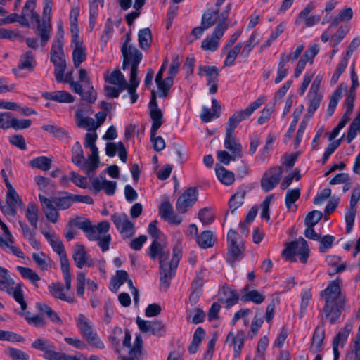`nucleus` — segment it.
<instances>
[{
    "label": "nucleus",
    "instance_id": "nucleus-7",
    "mask_svg": "<svg viewBox=\"0 0 360 360\" xmlns=\"http://www.w3.org/2000/svg\"><path fill=\"white\" fill-rule=\"evenodd\" d=\"M52 1L44 0L43 10V20L41 24L37 26L36 33L41 39V45H46L50 39L51 25L50 23V14L51 12Z\"/></svg>",
    "mask_w": 360,
    "mask_h": 360
},
{
    "label": "nucleus",
    "instance_id": "nucleus-50",
    "mask_svg": "<svg viewBox=\"0 0 360 360\" xmlns=\"http://www.w3.org/2000/svg\"><path fill=\"white\" fill-rule=\"evenodd\" d=\"M241 48L242 44L240 43H238L233 47V49L229 51L226 56V58L224 61V66H231L232 65H233L238 54L241 50Z\"/></svg>",
    "mask_w": 360,
    "mask_h": 360
},
{
    "label": "nucleus",
    "instance_id": "nucleus-34",
    "mask_svg": "<svg viewBox=\"0 0 360 360\" xmlns=\"http://www.w3.org/2000/svg\"><path fill=\"white\" fill-rule=\"evenodd\" d=\"M325 338V330L322 327L317 326L314 330L312 340H311V349L314 352H317L320 349L321 347L323 341Z\"/></svg>",
    "mask_w": 360,
    "mask_h": 360
},
{
    "label": "nucleus",
    "instance_id": "nucleus-13",
    "mask_svg": "<svg viewBox=\"0 0 360 360\" xmlns=\"http://www.w3.org/2000/svg\"><path fill=\"white\" fill-rule=\"evenodd\" d=\"M198 75H205L207 77V84L210 86V94H215L217 91L219 69L216 66L200 65L198 68Z\"/></svg>",
    "mask_w": 360,
    "mask_h": 360
},
{
    "label": "nucleus",
    "instance_id": "nucleus-22",
    "mask_svg": "<svg viewBox=\"0 0 360 360\" xmlns=\"http://www.w3.org/2000/svg\"><path fill=\"white\" fill-rule=\"evenodd\" d=\"M43 96L46 100H52L59 103H72L75 97L65 91H56L53 92H46Z\"/></svg>",
    "mask_w": 360,
    "mask_h": 360
},
{
    "label": "nucleus",
    "instance_id": "nucleus-14",
    "mask_svg": "<svg viewBox=\"0 0 360 360\" xmlns=\"http://www.w3.org/2000/svg\"><path fill=\"white\" fill-rule=\"evenodd\" d=\"M73 226L82 230L90 240H95L98 238L95 226L91 224L89 219H86L82 220L81 217H77L75 219L68 222V227H72Z\"/></svg>",
    "mask_w": 360,
    "mask_h": 360
},
{
    "label": "nucleus",
    "instance_id": "nucleus-21",
    "mask_svg": "<svg viewBox=\"0 0 360 360\" xmlns=\"http://www.w3.org/2000/svg\"><path fill=\"white\" fill-rule=\"evenodd\" d=\"M36 65L37 61L34 53L32 51H27L20 56L17 69L32 72Z\"/></svg>",
    "mask_w": 360,
    "mask_h": 360
},
{
    "label": "nucleus",
    "instance_id": "nucleus-47",
    "mask_svg": "<svg viewBox=\"0 0 360 360\" xmlns=\"http://www.w3.org/2000/svg\"><path fill=\"white\" fill-rule=\"evenodd\" d=\"M323 214L318 210L309 212L305 218V225L307 226H314L321 219Z\"/></svg>",
    "mask_w": 360,
    "mask_h": 360
},
{
    "label": "nucleus",
    "instance_id": "nucleus-37",
    "mask_svg": "<svg viewBox=\"0 0 360 360\" xmlns=\"http://www.w3.org/2000/svg\"><path fill=\"white\" fill-rule=\"evenodd\" d=\"M138 40L141 49L144 50L149 48L152 41L150 30L148 27L141 30L138 34Z\"/></svg>",
    "mask_w": 360,
    "mask_h": 360
},
{
    "label": "nucleus",
    "instance_id": "nucleus-16",
    "mask_svg": "<svg viewBox=\"0 0 360 360\" xmlns=\"http://www.w3.org/2000/svg\"><path fill=\"white\" fill-rule=\"evenodd\" d=\"M224 34V27L216 26L212 35L202 42L201 47L205 51H214L219 46V41Z\"/></svg>",
    "mask_w": 360,
    "mask_h": 360
},
{
    "label": "nucleus",
    "instance_id": "nucleus-56",
    "mask_svg": "<svg viewBox=\"0 0 360 360\" xmlns=\"http://www.w3.org/2000/svg\"><path fill=\"white\" fill-rule=\"evenodd\" d=\"M359 131H360V124L352 121L349 127L346 137L348 143H350L354 139Z\"/></svg>",
    "mask_w": 360,
    "mask_h": 360
},
{
    "label": "nucleus",
    "instance_id": "nucleus-8",
    "mask_svg": "<svg viewBox=\"0 0 360 360\" xmlns=\"http://www.w3.org/2000/svg\"><path fill=\"white\" fill-rule=\"evenodd\" d=\"M238 233L230 229L227 234V240L229 243L228 248V261L232 266L237 260H240L243 257L245 247L242 243H238Z\"/></svg>",
    "mask_w": 360,
    "mask_h": 360
},
{
    "label": "nucleus",
    "instance_id": "nucleus-64",
    "mask_svg": "<svg viewBox=\"0 0 360 360\" xmlns=\"http://www.w3.org/2000/svg\"><path fill=\"white\" fill-rule=\"evenodd\" d=\"M65 353L55 351L53 345L47 352L44 354V357L47 360H62L65 357Z\"/></svg>",
    "mask_w": 360,
    "mask_h": 360
},
{
    "label": "nucleus",
    "instance_id": "nucleus-41",
    "mask_svg": "<svg viewBox=\"0 0 360 360\" xmlns=\"http://www.w3.org/2000/svg\"><path fill=\"white\" fill-rule=\"evenodd\" d=\"M265 299V296L257 290H250L242 295L241 300L244 302H252L255 304H261Z\"/></svg>",
    "mask_w": 360,
    "mask_h": 360
},
{
    "label": "nucleus",
    "instance_id": "nucleus-26",
    "mask_svg": "<svg viewBox=\"0 0 360 360\" xmlns=\"http://www.w3.org/2000/svg\"><path fill=\"white\" fill-rule=\"evenodd\" d=\"M105 81L107 83L120 86L121 89H125L127 86V81L120 70H115L110 75L105 76Z\"/></svg>",
    "mask_w": 360,
    "mask_h": 360
},
{
    "label": "nucleus",
    "instance_id": "nucleus-3",
    "mask_svg": "<svg viewBox=\"0 0 360 360\" xmlns=\"http://www.w3.org/2000/svg\"><path fill=\"white\" fill-rule=\"evenodd\" d=\"M67 83L70 84V88L75 94L82 97L83 101H89L90 103H94L96 101L97 93L87 77L86 70H79L78 82L68 78Z\"/></svg>",
    "mask_w": 360,
    "mask_h": 360
},
{
    "label": "nucleus",
    "instance_id": "nucleus-24",
    "mask_svg": "<svg viewBox=\"0 0 360 360\" xmlns=\"http://www.w3.org/2000/svg\"><path fill=\"white\" fill-rule=\"evenodd\" d=\"M51 295L55 297L65 301L68 303H74L75 298L72 296H67L63 292V285L61 283H52L48 286Z\"/></svg>",
    "mask_w": 360,
    "mask_h": 360
},
{
    "label": "nucleus",
    "instance_id": "nucleus-44",
    "mask_svg": "<svg viewBox=\"0 0 360 360\" xmlns=\"http://www.w3.org/2000/svg\"><path fill=\"white\" fill-rule=\"evenodd\" d=\"M6 203L11 204L16 207H20L23 205L22 200L17 193L13 186H10L6 194Z\"/></svg>",
    "mask_w": 360,
    "mask_h": 360
},
{
    "label": "nucleus",
    "instance_id": "nucleus-28",
    "mask_svg": "<svg viewBox=\"0 0 360 360\" xmlns=\"http://www.w3.org/2000/svg\"><path fill=\"white\" fill-rule=\"evenodd\" d=\"M39 208L34 204L30 202L27 205V210H26V217L27 221L30 222V225L34 229H37V224H38V218H39Z\"/></svg>",
    "mask_w": 360,
    "mask_h": 360
},
{
    "label": "nucleus",
    "instance_id": "nucleus-63",
    "mask_svg": "<svg viewBox=\"0 0 360 360\" xmlns=\"http://www.w3.org/2000/svg\"><path fill=\"white\" fill-rule=\"evenodd\" d=\"M150 332L154 335L162 336L165 333V326L162 322L158 320L152 321Z\"/></svg>",
    "mask_w": 360,
    "mask_h": 360
},
{
    "label": "nucleus",
    "instance_id": "nucleus-32",
    "mask_svg": "<svg viewBox=\"0 0 360 360\" xmlns=\"http://www.w3.org/2000/svg\"><path fill=\"white\" fill-rule=\"evenodd\" d=\"M150 117L153 121L150 131L153 135H154L156 134L157 131L163 124L162 112L159 108H151L150 110Z\"/></svg>",
    "mask_w": 360,
    "mask_h": 360
},
{
    "label": "nucleus",
    "instance_id": "nucleus-15",
    "mask_svg": "<svg viewBox=\"0 0 360 360\" xmlns=\"http://www.w3.org/2000/svg\"><path fill=\"white\" fill-rule=\"evenodd\" d=\"M162 241L153 240L149 248L150 257L153 260L158 257L160 264L167 262L169 257V251L165 249Z\"/></svg>",
    "mask_w": 360,
    "mask_h": 360
},
{
    "label": "nucleus",
    "instance_id": "nucleus-9",
    "mask_svg": "<svg viewBox=\"0 0 360 360\" xmlns=\"http://www.w3.org/2000/svg\"><path fill=\"white\" fill-rule=\"evenodd\" d=\"M78 327L86 341L98 349L104 348V344L98 338L96 333L93 331L91 326L83 314H80L77 319Z\"/></svg>",
    "mask_w": 360,
    "mask_h": 360
},
{
    "label": "nucleus",
    "instance_id": "nucleus-51",
    "mask_svg": "<svg viewBox=\"0 0 360 360\" xmlns=\"http://www.w3.org/2000/svg\"><path fill=\"white\" fill-rule=\"evenodd\" d=\"M53 345L45 338H37L32 343L33 348L44 352V354Z\"/></svg>",
    "mask_w": 360,
    "mask_h": 360
},
{
    "label": "nucleus",
    "instance_id": "nucleus-54",
    "mask_svg": "<svg viewBox=\"0 0 360 360\" xmlns=\"http://www.w3.org/2000/svg\"><path fill=\"white\" fill-rule=\"evenodd\" d=\"M198 218L203 224H210L214 221V214L209 208L205 207L199 211Z\"/></svg>",
    "mask_w": 360,
    "mask_h": 360
},
{
    "label": "nucleus",
    "instance_id": "nucleus-57",
    "mask_svg": "<svg viewBox=\"0 0 360 360\" xmlns=\"http://www.w3.org/2000/svg\"><path fill=\"white\" fill-rule=\"evenodd\" d=\"M100 177L103 179V189L105 193L108 195H112L115 193L117 186L115 181H107L105 179V174H101Z\"/></svg>",
    "mask_w": 360,
    "mask_h": 360
},
{
    "label": "nucleus",
    "instance_id": "nucleus-29",
    "mask_svg": "<svg viewBox=\"0 0 360 360\" xmlns=\"http://www.w3.org/2000/svg\"><path fill=\"white\" fill-rule=\"evenodd\" d=\"M76 123L78 127L86 129L88 131H96L95 121L88 116H83L80 112L75 113Z\"/></svg>",
    "mask_w": 360,
    "mask_h": 360
},
{
    "label": "nucleus",
    "instance_id": "nucleus-36",
    "mask_svg": "<svg viewBox=\"0 0 360 360\" xmlns=\"http://www.w3.org/2000/svg\"><path fill=\"white\" fill-rule=\"evenodd\" d=\"M216 174L218 179L225 185H231L235 181L233 173L226 170L224 167L216 168Z\"/></svg>",
    "mask_w": 360,
    "mask_h": 360
},
{
    "label": "nucleus",
    "instance_id": "nucleus-20",
    "mask_svg": "<svg viewBox=\"0 0 360 360\" xmlns=\"http://www.w3.org/2000/svg\"><path fill=\"white\" fill-rule=\"evenodd\" d=\"M72 43L75 49L72 51L73 63L75 68H79L81 63L86 60L85 48L83 43L78 40V34L74 35Z\"/></svg>",
    "mask_w": 360,
    "mask_h": 360
},
{
    "label": "nucleus",
    "instance_id": "nucleus-11",
    "mask_svg": "<svg viewBox=\"0 0 360 360\" xmlns=\"http://www.w3.org/2000/svg\"><path fill=\"white\" fill-rule=\"evenodd\" d=\"M198 200V190L194 187L187 188L178 198L176 207L181 214L186 213Z\"/></svg>",
    "mask_w": 360,
    "mask_h": 360
},
{
    "label": "nucleus",
    "instance_id": "nucleus-2",
    "mask_svg": "<svg viewBox=\"0 0 360 360\" xmlns=\"http://www.w3.org/2000/svg\"><path fill=\"white\" fill-rule=\"evenodd\" d=\"M63 196H53L51 198L39 194V199L41 208L48 221L55 224L59 218V210L69 209L74 203L73 194L68 192H63Z\"/></svg>",
    "mask_w": 360,
    "mask_h": 360
},
{
    "label": "nucleus",
    "instance_id": "nucleus-45",
    "mask_svg": "<svg viewBox=\"0 0 360 360\" xmlns=\"http://www.w3.org/2000/svg\"><path fill=\"white\" fill-rule=\"evenodd\" d=\"M341 86H342V85L340 86H339L333 92V95L330 97L328 108L327 110V114L329 116H331L333 114V112L335 110V108L338 103V101L342 97V91Z\"/></svg>",
    "mask_w": 360,
    "mask_h": 360
},
{
    "label": "nucleus",
    "instance_id": "nucleus-19",
    "mask_svg": "<svg viewBox=\"0 0 360 360\" xmlns=\"http://www.w3.org/2000/svg\"><path fill=\"white\" fill-rule=\"evenodd\" d=\"M72 257L76 266L79 269H82L84 266H90L92 264L91 260H89L84 246L82 245H75Z\"/></svg>",
    "mask_w": 360,
    "mask_h": 360
},
{
    "label": "nucleus",
    "instance_id": "nucleus-61",
    "mask_svg": "<svg viewBox=\"0 0 360 360\" xmlns=\"http://www.w3.org/2000/svg\"><path fill=\"white\" fill-rule=\"evenodd\" d=\"M70 180L78 187L86 188L87 187V179L86 177L79 175L75 172H71Z\"/></svg>",
    "mask_w": 360,
    "mask_h": 360
},
{
    "label": "nucleus",
    "instance_id": "nucleus-46",
    "mask_svg": "<svg viewBox=\"0 0 360 360\" xmlns=\"http://www.w3.org/2000/svg\"><path fill=\"white\" fill-rule=\"evenodd\" d=\"M245 195V191H241L235 193L229 200V208L231 212H233L236 209L240 207L243 203V199Z\"/></svg>",
    "mask_w": 360,
    "mask_h": 360
},
{
    "label": "nucleus",
    "instance_id": "nucleus-60",
    "mask_svg": "<svg viewBox=\"0 0 360 360\" xmlns=\"http://www.w3.org/2000/svg\"><path fill=\"white\" fill-rule=\"evenodd\" d=\"M319 240V251L321 252H325L328 249L332 247L335 238L330 235H326L323 238H321Z\"/></svg>",
    "mask_w": 360,
    "mask_h": 360
},
{
    "label": "nucleus",
    "instance_id": "nucleus-30",
    "mask_svg": "<svg viewBox=\"0 0 360 360\" xmlns=\"http://www.w3.org/2000/svg\"><path fill=\"white\" fill-rule=\"evenodd\" d=\"M244 335L243 333H238L234 336L232 333H229L226 338V342L231 341L233 345L234 356H238L244 345Z\"/></svg>",
    "mask_w": 360,
    "mask_h": 360
},
{
    "label": "nucleus",
    "instance_id": "nucleus-35",
    "mask_svg": "<svg viewBox=\"0 0 360 360\" xmlns=\"http://www.w3.org/2000/svg\"><path fill=\"white\" fill-rule=\"evenodd\" d=\"M222 292L224 297L221 298L220 301L222 303H226L227 307L233 306L238 302L239 295L236 290L229 288H223Z\"/></svg>",
    "mask_w": 360,
    "mask_h": 360
},
{
    "label": "nucleus",
    "instance_id": "nucleus-10",
    "mask_svg": "<svg viewBox=\"0 0 360 360\" xmlns=\"http://www.w3.org/2000/svg\"><path fill=\"white\" fill-rule=\"evenodd\" d=\"M283 174L281 166L270 167L263 174L261 179V187L265 192L274 189L280 182Z\"/></svg>",
    "mask_w": 360,
    "mask_h": 360
},
{
    "label": "nucleus",
    "instance_id": "nucleus-23",
    "mask_svg": "<svg viewBox=\"0 0 360 360\" xmlns=\"http://www.w3.org/2000/svg\"><path fill=\"white\" fill-rule=\"evenodd\" d=\"M309 107L305 118L308 119L312 117L314 112L319 108L323 99V95L321 93L309 91L308 93Z\"/></svg>",
    "mask_w": 360,
    "mask_h": 360
},
{
    "label": "nucleus",
    "instance_id": "nucleus-5",
    "mask_svg": "<svg viewBox=\"0 0 360 360\" xmlns=\"http://www.w3.org/2000/svg\"><path fill=\"white\" fill-rule=\"evenodd\" d=\"M283 256L288 261H295V255H298L302 263H306L309 256V249L307 242L300 238L297 240L288 243L287 247L282 252Z\"/></svg>",
    "mask_w": 360,
    "mask_h": 360
},
{
    "label": "nucleus",
    "instance_id": "nucleus-18",
    "mask_svg": "<svg viewBox=\"0 0 360 360\" xmlns=\"http://www.w3.org/2000/svg\"><path fill=\"white\" fill-rule=\"evenodd\" d=\"M129 53L133 57V60L131 67L130 73V84L137 83V86L139 84V80L138 79V65L142 59V53L134 46L129 45Z\"/></svg>",
    "mask_w": 360,
    "mask_h": 360
},
{
    "label": "nucleus",
    "instance_id": "nucleus-55",
    "mask_svg": "<svg viewBox=\"0 0 360 360\" xmlns=\"http://www.w3.org/2000/svg\"><path fill=\"white\" fill-rule=\"evenodd\" d=\"M356 213V208H351L349 207L345 214V221H346V231L349 233L352 227L354 226L355 216Z\"/></svg>",
    "mask_w": 360,
    "mask_h": 360
},
{
    "label": "nucleus",
    "instance_id": "nucleus-33",
    "mask_svg": "<svg viewBox=\"0 0 360 360\" xmlns=\"http://www.w3.org/2000/svg\"><path fill=\"white\" fill-rule=\"evenodd\" d=\"M29 165L34 168L48 171L51 167L52 160L46 156H39L30 161Z\"/></svg>",
    "mask_w": 360,
    "mask_h": 360
},
{
    "label": "nucleus",
    "instance_id": "nucleus-4",
    "mask_svg": "<svg viewBox=\"0 0 360 360\" xmlns=\"http://www.w3.org/2000/svg\"><path fill=\"white\" fill-rule=\"evenodd\" d=\"M182 255L181 248L176 245L173 248V256L169 263L165 262L160 264V284L166 291L170 285V280L175 275V270Z\"/></svg>",
    "mask_w": 360,
    "mask_h": 360
},
{
    "label": "nucleus",
    "instance_id": "nucleus-58",
    "mask_svg": "<svg viewBox=\"0 0 360 360\" xmlns=\"http://www.w3.org/2000/svg\"><path fill=\"white\" fill-rule=\"evenodd\" d=\"M273 198V195L266 196L261 204V207L262 208L261 217L265 219L266 221L270 219L269 206Z\"/></svg>",
    "mask_w": 360,
    "mask_h": 360
},
{
    "label": "nucleus",
    "instance_id": "nucleus-43",
    "mask_svg": "<svg viewBox=\"0 0 360 360\" xmlns=\"http://www.w3.org/2000/svg\"><path fill=\"white\" fill-rule=\"evenodd\" d=\"M213 234L210 231H204L198 236L197 242L200 247L207 248L213 245Z\"/></svg>",
    "mask_w": 360,
    "mask_h": 360
},
{
    "label": "nucleus",
    "instance_id": "nucleus-1",
    "mask_svg": "<svg viewBox=\"0 0 360 360\" xmlns=\"http://www.w3.org/2000/svg\"><path fill=\"white\" fill-rule=\"evenodd\" d=\"M320 295L325 301L323 308L325 318L329 320L330 324H335L345 309L346 302L345 297L341 292L340 280L333 281L321 292Z\"/></svg>",
    "mask_w": 360,
    "mask_h": 360
},
{
    "label": "nucleus",
    "instance_id": "nucleus-31",
    "mask_svg": "<svg viewBox=\"0 0 360 360\" xmlns=\"http://www.w3.org/2000/svg\"><path fill=\"white\" fill-rule=\"evenodd\" d=\"M158 90L160 91L159 97H166L168 95L169 89L173 86L174 77L172 76L167 77L165 79H155Z\"/></svg>",
    "mask_w": 360,
    "mask_h": 360
},
{
    "label": "nucleus",
    "instance_id": "nucleus-62",
    "mask_svg": "<svg viewBox=\"0 0 360 360\" xmlns=\"http://www.w3.org/2000/svg\"><path fill=\"white\" fill-rule=\"evenodd\" d=\"M257 42L256 41V34L253 33L251 34L250 38L248 39L246 44L244 46L243 49L241 51V55L244 56H248L253 47L257 45Z\"/></svg>",
    "mask_w": 360,
    "mask_h": 360
},
{
    "label": "nucleus",
    "instance_id": "nucleus-25",
    "mask_svg": "<svg viewBox=\"0 0 360 360\" xmlns=\"http://www.w3.org/2000/svg\"><path fill=\"white\" fill-rule=\"evenodd\" d=\"M143 341L141 335H136L133 347L130 349L129 356H122L121 360H139L141 355Z\"/></svg>",
    "mask_w": 360,
    "mask_h": 360
},
{
    "label": "nucleus",
    "instance_id": "nucleus-48",
    "mask_svg": "<svg viewBox=\"0 0 360 360\" xmlns=\"http://www.w3.org/2000/svg\"><path fill=\"white\" fill-rule=\"evenodd\" d=\"M300 196L299 188L288 190L285 195V204L287 208L290 209L292 205L295 202Z\"/></svg>",
    "mask_w": 360,
    "mask_h": 360
},
{
    "label": "nucleus",
    "instance_id": "nucleus-38",
    "mask_svg": "<svg viewBox=\"0 0 360 360\" xmlns=\"http://www.w3.org/2000/svg\"><path fill=\"white\" fill-rule=\"evenodd\" d=\"M219 18V10H216L215 11H208L205 13L202 18L201 25L204 27L205 30L210 28L212 25H214Z\"/></svg>",
    "mask_w": 360,
    "mask_h": 360
},
{
    "label": "nucleus",
    "instance_id": "nucleus-17",
    "mask_svg": "<svg viewBox=\"0 0 360 360\" xmlns=\"http://www.w3.org/2000/svg\"><path fill=\"white\" fill-rule=\"evenodd\" d=\"M224 147L231 152L234 158L243 157V148L241 144L237 141L234 131L226 130Z\"/></svg>",
    "mask_w": 360,
    "mask_h": 360
},
{
    "label": "nucleus",
    "instance_id": "nucleus-12",
    "mask_svg": "<svg viewBox=\"0 0 360 360\" xmlns=\"http://www.w3.org/2000/svg\"><path fill=\"white\" fill-rule=\"evenodd\" d=\"M111 220L113 221L117 230L125 237L130 238L134 233V227L132 222L124 213H115L111 215Z\"/></svg>",
    "mask_w": 360,
    "mask_h": 360
},
{
    "label": "nucleus",
    "instance_id": "nucleus-40",
    "mask_svg": "<svg viewBox=\"0 0 360 360\" xmlns=\"http://www.w3.org/2000/svg\"><path fill=\"white\" fill-rule=\"evenodd\" d=\"M353 326L351 323H347L343 328H342L339 333L335 335L333 342L339 344L341 347L343 346L344 343L347 340V338L352 331Z\"/></svg>",
    "mask_w": 360,
    "mask_h": 360
},
{
    "label": "nucleus",
    "instance_id": "nucleus-53",
    "mask_svg": "<svg viewBox=\"0 0 360 360\" xmlns=\"http://www.w3.org/2000/svg\"><path fill=\"white\" fill-rule=\"evenodd\" d=\"M174 212L173 207L168 200L162 202L159 207V214L160 217L165 219L169 218V216Z\"/></svg>",
    "mask_w": 360,
    "mask_h": 360
},
{
    "label": "nucleus",
    "instance_id": "nucleus-6",
    "mask_svg": "<svg viewBox=\"0 0 360 360\" xmlns=\"http://www.w3.org/2000/svg\"><path fill=\"white\" fill-rule=\"evenodd\" d=\"M265 98L261 96L256 99L250 104L249 107L245 110H239L234 112L229 118L226 124V130L234 131L239 123L246 118L249 117L252 112L259 108L264 102Z\"/></svg>",
    "mask_w": 360,
    "mask_h": 360
},
{
    "label": "nucleus",
    "instance_id": "nucleus-52",
    "mask_svg": "<svg viewBox=\"0 0 360 360\" xmlns=\"http://www.w3.org/2000/svg\"><path fill=\"white\" fill-rule=\"evenodd\" d=\"M13 297L20 304L22 311H25L27 309V303L24 300L22 285L20 283H18L15 287V292H13Z\"/></svg>",
    "mask_w": 360,
    "mask_h": 360
},
{
    "label": "nucleus",
    "instance_id": "nucleus-59",
    "mask_svg": "<svg viewBox=\"0 0 360 360\" xmlns=\"http://www.w3.org/2000/svg\"><path fill=\"white\" fill-rule=\"evenodd\" d=\"M32 124V122L30 120L27 119H22V120H18L17 118H11V127L16 129H23L28 128Z\"/></svg>",
    "mask_w": 360,
    "mask_h": 360
},
{
    "label": "nucleus",
    "instance_id": "nucleus-27",
    "mask_svg": "<svg viewBox=\"0 0 360 360\" xmlns=\"http://www.w3.org/2000/svg\"><path fill=\"white\" fill-rule=\"evenodd\" d=\"M19 225L22 229L23 236L26 238L31 245L34 248H39V242L35 238L36 230L34 228L31 229L30 226L22 221H19Z\"/></svg>",
    "mask_w": 360,
    "mask_h": 360
},
{
    "label": "nucleus",
    "instance_id": "nucleus-39",
    "mask_svg": "<svg viewBox=\"0 0 360 360\" xmlns=\"http://www.w3.org/2000/svg\"><path fill=\"white\" fill-rule=\"evenodd\" d=\"M17 269L24 278L30 280L36 288H38L37 282L40 280V277L35 271L30 268L20 266L17 267Z\"/></svg>",
    "mask_w": 360,
    "mask_h": 360
},
{
    "label": "nucleus",
    "instance_id": "nucleus-42",
    "mask_svg": "<svg viewBox=\"0 0 360 360\" xmlns=\"http://www.w3.org/2000/svg\"><path fill=\"white\" fill-rule=\"evenodd\" d=\"M41 128L43 129V130L51 134L57 139H63L68 138L67 131L61 127L52 124H46L42 126Z\"/></svg>",
    "mask_w": 360,
    "mask_h": 360
},
{
    "label": "nucleus",
    "instance_id": "nucleus-49",
    "mask_svg": "<svg viewBox=\"0 0 360 360\" xmlns=\"http://www.w3.org/2000/svg\"><path fill=\"white\" fill-rule=\"evenodd\" d=\"M158 221L154 220L148 226V233L152 236L153 240H162L165 238L162 232L157 227Z\"/></svg>",
    "mask_w": 360,
    "mask_h": 360
}]
</instances>
